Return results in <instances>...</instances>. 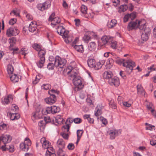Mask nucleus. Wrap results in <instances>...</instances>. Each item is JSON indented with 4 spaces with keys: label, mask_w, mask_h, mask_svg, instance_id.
<instances>
[{
    "label": "nucleus",
    "mask_w": 156,
    "mask_h": 156,
    "mask_svg": "<svg viewBox=\"0 0 156 156\" xmlns=\"http://www.w3.org/2000/svg\"><path fill=\"white\" fill-rule=\"evenodd\" d=\"M16 18L11 19L9 21V23L10 25H13L16 23Z\"/></svg>",
    "instance_id": "nucleus-60"
},
{
    "label": "nucleus",
    "mask_w": 156,
    "mask_h": 156,
    "mask_svg": "<svg viewBox=\"0 0 156 156\" xmlns=\"http://www.w3.org/2000/svg\"><path fill=\"white\" fill-rule=\"evenodd\" d=\"M87 62L89 67L91 68L94 67L95 69H97L95 65V61L94 59L90 58L88 60Z\"/></svg>",
    "instance_id": "nucleus-18"
},
{
    "label": "nucleus",
    "mask_w": 156,
    "mask_h": 156,
    "mask_svg": "<svg viewBox=\"0 0 156 156\" xmlns=\"http://www.w3.org/2000/svg\"><path fill=\"white\" fill-rule=\"evenodd\" d=\"M87 8L84 5H82L81 6V11L83 15H85L87 13Z\"/></svg>",
    "instance_id": "nucleus-36"
},
{
    "label": "nucleus",
    "mask_w": 156,
    "mask_h": 156,
    "mask_svg": "<svg viewBox=\"0 0 156 156\" xmlns=\"http://www.w3.org/2000/svg\"><path fill=\"white\" fill-rule=\"evenodd\" d=\"M64 119L62 117L61 115H57L55 118V120H53L54 122H55L57 124H56V125L58 124H61L63 122Z\"/></svg>",
    "instance_id": "nucleus-19"
},
{
    "label": "nucleus",
    "mask_w": 156,
    "mask_h": 156,
    "mask_svg": "<svg viewBox=\"0 0 156 156\" xmlns=\"http://www.w3.org/2000/svg\"><path fill=\"white\" fill-rule=\"evenodd\" d=\"M73 121L76 124H79L81 122L82 120L80 118H76L73 119Z\"/></svg>",
    "instance_id": "nucleus-55"
},
{
    "label": "nucleus",
    "mask_w": 156,
    "mask_h": 156,
    "mask_svg": "<svg viewBox=\"0 0 156 156\" xmlns=\"http://www.w3.org/2000/svg\"><path fill=\"white\" fill-rule=\"evenodd\" d=\"M105 63V61L104 60H101L100 62H98L97 63V65H98L99 64L100 65L99 66V68H97V69H100L102 66V65L104 64Z\"/></svg>",
    "instance_id": "nucleus-64"
},
{
    "label": "nucleus",
    "mask_w": 156,
    "mask_h": 156,
    "mask_svg": "<svg viewBox=\"0 0 156 156\" xmlns=\"http://www.w3.org/2000/svg\"><path fill=\"white\" fill-rule=\"evenodd\" d=\"M54 62L56 67H59L62 69L65 66L66 60L64 59L61 58L58 56H57L55 57Z\"/></svg>",
    "instance_id": "nucleus-4"
},
{
    "label": "nucleus",
    "mask_w": 156,
    "mask_h": 156,
    "mask_svg": "<svg viewBox=\"0 0 156 156\" xmlns=\"http://www.w3.org/2000/svg\"><path fill=\"white\" fill-rule=\"evenodd\" d=\"M20 53L24 56H26L28 53V48H22L20 50Z\"/></svg>",
    "instance_id": "nucleus-37"
},
{
    "label": "nucleus",
    "mask_w": 156,
    "mask_h": 156,
    "mask_svg": "<svg viewBox=\"0 0 156 156\" xmlns=\"http://www.w3.org/2000/svg\"><path fill=\"white\" fill-rule=\"evenodd\" d=\"M142 25L143 26L139 27V30L141 34V39L144 41H146L148 39V35L151 31L149 28L146 27L145 22L143 23Z\"/></svg>",
    "instance_id": "nucleus-3"
},
{
    "label": "nucleus",
    "mask_w": 156,
    "mask_h": 156,
    "mask_svg": "<svg viewBox=\"0 0 156 156\" xmlns=\"http://www.w3.org/2000/svg\"><path fill=\"white\" fill-rule=\"evenodd\" d=\"M117 23L116 20L113 19L110 21H108L107 24V26L109 28H112L115 27Z\"/></svg>",
    "instance_id": "nucleus-20"
},
{
    "label": "nucleus",
    "mask_w": 156,
    "mask_h": 156,
    "mask_svg": "<svg viewBox=\"0 0 156 156\" xmlns=\"http://www.w3.org/2000/svg\"><path fill=\"white\" fill-rule=\"evenodd\" d=\"M66 70L67 71L68 74L71 73L70 76L72 78L74 85L77 87L79 89L82 88L83 86L80 77L77 76L78 71L73 69L71 66H69L67 67Z\"/></svg>",
    "instance_id": "nucleus-1"
},
{
    "label": "nucleus",
    "mask_w": 156,
    "mask_h": 156,
    "mask_svg": "<svg viewBox=\"0 0 156 156\" xmlns=\"http://www.w3.org/2000/svg\"><path fill=\"white\" fill-rule=\"evenodd\" d=\"M12 14H14V15L16 16H19L20 14L17 9H15L12 11L10 12V14L12 15Z\"/></svg>",
    "instance_id": "nucleus-52"
},
{
    "label": "nucleus",
    "mask_w": 156,
    "mask_h": 156,
    "mask_svg": "<svg viewBox=\"0 0 156 156\" xmlns=\"http://www.w3.org/2000/svg\"><path fill=\"white\" fill-rule=\"evenodd\" d=\"M40 143L44 149L48 148L50 144L49 141L46 140L44 137H43L41 139Z\"/></svg>",
    "instance_id": "nucleus-15"
},
{
    "label": "nucleus",
    "mask_w": 156,
    "mask_h": 156,
    "mask_svg": "<svg viewBox=\"0 0 156 156\" xmlns=\"http://www.w3.org/2000/svg\"><path fill=\"white\" fill-rule=\"evenodd\" d=\"M96 47V44L94 42H91L89 44L88 48L90 51H94Z\"/></svg>",
    "instance_id": "nucleus-25"
},
{
    "label": "nucleus",
    "mask_w": 156,
    "mask_h": 156,
    "mask_svg": "<svg viewBox=\"0 0 156 156\" xmlns=\"http://www.w3.org/2000/svg\"><path fill=\"white\" fill-rule=\"evenodd\" d=\"M128 7L126 5H123L120 6L119 7V11L124 12L127 9Z\"/></svg>",
    "instance_id": "nucleus-45"
},
{
    "label": "nucleus",
    "mask_w": 156,
    "mask_h": 156,
    "mask_svg": "<svg viewBox=\"0 0 156 156\" xmlns=\"http://www.w3.org/2000/svg\"><path fill=\"white\" fill-rule=\"evenodd\" d=\"M113 65V60L112 59H109L106 62V66L107 69H110Z\"/></svg>",
    "instance_id": "nucleus-32"
},
{
    "label": "nucleus",
    "mask_w": 156,
    "mask_h": 156,
    "mask_svg": "<svg viewBox=\"0 0 156 156\" xmlns=\"http://www.w3.org/2000/svg\"><path fill=\"white\" fill-rule=\"evenodd\" d=\"M57 100L56 97L50 96L49 97L45 99V101L49 105H52Z\"/></svg>",
    "instance_id": "nucleus-14"
},
{
    "label": "nucleus",
    "mask_w": 156,
    "mask_h": 156,
    "mask_svg": "<svg viewBox=\"0 0 156 156\" xmlns=\"http://www.w3.org/2000/svg\"><path fill=\"white\" fill-rule=\"evenodd\" d=\"M14 70V68L11 64H9L8 66L7 71L8 73L9 74H12Z\"/></svg>",
    "instance_id": "nucleus-38"
},
{
    "label": "nucleus",
    "mask_w": 156,
    "mask_h": 156,
    "mask_svg": "<svg viewBox=\"0 0 156 156\" xmlns=\"http://www.w3.org/2000/svg\"><path fill=\"white\" fill-rule=\"evenodd\" d=\"M38 53V55L39 58H45L44 55L45 54V50L43 49H40Z\"/></svg>",
    "instance_id": "nucleus-34"
},
{
    "label": "nucleus",
    "mask_w": 156,
    "mask_h": 156,
    "mask_svg": "<svg viewBox=\"0 0 156 156\" xmlns=\"http://www.w3.org/2000/svg\"><path fill=\"white\" fill-rule=\"evenodd\" d=\"M119 0H112V2L113 5L115 6H117L120 3Z\"/></svg>",
    "instance_id": "nucleus-61"
},
{
    "label": "nucleus",
    "mask_w": 156,
    "mask_h": 156,
    "mask_svg": "<svg viewBox=\"0 0 156 156\" xmlns=\"http://www.w3.org/2000/svg\"><path fill=\"white\" fill-rule=\"evenodd\" d=\"M64 148H58V149L57 151V153L58 156H67V155L66 154V152L63 151Z\"/></svg>",
    "instance_id": "nucleus-28"
},
{
    "label": "nucleus",
    "mask_w": 156,
    "mask_h": 156,
    "mask_svg": "<svg viewBox=\"0 0 156 156\" xmlns=\"http://www.w3.org/2000/svg\"><path fill=\"white\" fill-rule=\"evenodd\" d=\"M62 137L65 140H68L69 138V135L68 134L64 133V132H62L60 134Z\"/></svg>",
    "instance_id": "nucleus-51"
},
{
    "label": "nucleus",
    "mask_w": 156,
    "mask_h": 156,
    "mask_svg": "<svg viewBox=\"0 0 156 156\" xmlns=\"http://www.w3.org/2000/svg\"><path fill=\"white\" fill-rule=\"evenodd\" d=\"M9 43L10 46L11 47L13 46L16 44V40L15 37H12L9 39Z\"/></svg>",
    "instance_id": "nucleus-40"
},
{
    "label": "nucleus",
    "mask_w": 156,
    "mask_h": 156,
    "mask_svg": "<svg viewBox=\"0 0 156 156\" xmlns=\"http://www.w3.org/2000/svg\"><path fill=\"white\" fill-rule=\"evenodd\" d=\"M101 111L100 109L98 108H96L95 110V115L98 117L101 114Z\"/></svg>",
    "instance_id": "nucleus-46"
},
{
    "label": "nucleus",
    "mask_w": 156,
    "mask_h": 156,
    "mask_svg": "<svg viewBox=\"0 0 156 156\" xmlns=\"http://www.w3.org/2000/svg\"><path fill=\"white\" fill-rule=\"evenodd\" d=\"M55 153V151H52V152H49V151H46L45 155V156H56V155Z\"/></svg>",
    "instance_id": "nucleus-47"
},
{
    "label": "nucleus",
    "mask_w": 156,
    "mask_h": 156,
    "mask_svg": "<svg viewBox=\"0 0 156 156\" xmlns=\"http://www.w3.org/2000/svg\"><path fill=\"white\" fill-rule=\"evenodd\" d=\"M41 114H40L39 112H35L32 114V117L34 119H40L41 118Z\"/></svg>",
    "instance_id": "nucleus-31"
},
{
    "label": "nucleus",
    "mask_w": 156,
    "mask_h": 156,
    "mask_svg": "<svg viewBox=\"0 0 156 156\" xmlns=\"http://www.w3.org/2000/svg\"><path fill=\"white\" fill-rule=\"evenodd\" d=\"M119 133L120 134L121 133V132L119 130L114 129L110 130L108 132V133L110 136V139L112 140L114 139L118 135Z\"/></svg>",
    "instance_id": "nucleus-11"
},
{
    "label": "nucleus",
    "mask_w": 156,
    "mask_h": 156,
    "mask_svg": "<svg viewBox=\"0 0 156 156\" xmlns=\"http://www.w3.org/2000/svg\"><path fill=\"white\" fill-rule=\"evenodd\" d=\"M125 61V60L123 59H119L116 61V63L119 65H122L126 67V71L129 73L130 74L133 69V68L135 66V62L131 59H129Z\"/></svg>",
    "instance_id": "nucleus-2"
},
{
    "label": "nucleus",
    "mask_w": 156,
    "mask_h": 156,
    "mask_svg": "<svg viewBox=\"0 0 156 156\" xmlns=\"http://www.w3.org/2000/svg\"><path fill=\"white\" fill-rule=\"evenodd\" d=\"M90 37L87 35H85L83 37V39L86 42H88L90 40Z\"/></svg>",
    "instance_id": "nucleus-62"
},
{
    "label": "nucleus",
    "mask_w": 156,
    "mask_h": 156,
    "mask_svg": "<svg viewBox=\"0 0 156 156\" xmlns=\"http://www.w3.org/2000/svg\"><path fill=\"white\" fill-rule=\"evenodd\" d=\"M67 148L69 150H73L75 147L74 144L72 143H69L67 146Z\"/></svg>",
    "instance_id": "nucleus-54"
},
{
    "label": "nucleus",
    "mask_w": 156,
    "mask_h": 156,
    "mask_svg": "<svg viewBox=\"0 0 156 156\" xmlns=\"http://www.w3.org/2000/svg\"><path fill=\"white\" fill-rule=\"evenodd\" d=\"M11 81L13 83H15L18 81L19 78L17 75L13 74L10 77Z\"/></svg>",
    "instance_id": "nucleus-27"
},
{
    "label": "nucleus",
    "mask_w": 156,
    "mask_h": 156,
    "mask_svg": "<svg viewBox=\"0 0 156 156\" xmlns=\"http://www.w3.org/2000/svg\"><path fill=\"white\" fill-rule=\"evenodd\" d=\"M13 98L11 95H9L2 98L1 99V101L3 105L8 104L10 101H12Z\"/></svg>",
    "instance_id": "nucleus-13"
},
{
    "label": "nucleus",
    "mask_w": 156,
    "mask_h": 156,
    "mask_svg": "<svg viewBox=\"0 0 156 156\" xmlns=\"http://www.w3.org/2000/svg\"><path fill=\"white\" fill-rule=\"evenodd\" d=\"M109 105L110 107L113 109H115L116 108V106L115 103L113 99H111L109 101Z\"/></svg>",
    "instance_id": "nucleus-39"
},
{
    "label": "nucleus",
    "mask_w": 156,
    "mask_h": 156,
    "mask_svg": "<svg viewBox=\"0 0 156 156\" xmlns=\"http://www.w3.org/2000/svg\"><path fill=\"white\" fill-rule=\"evenodd\" d=\"M137 94L140 96H144L145 95V92L143 88V87L140 84H138L137 86Z\"/></svg>",
    "instance_id": "nucleus-16"
},
{
    "label": "nucleus",
    "mask_w": 156,
    "mask_h": 156,
    "mask_svg": "<svg viewBox=\"0 0 156 156\" xmlns=\"http://www.w3.org/2000/svg\"><path fill=\"white\" fill-rule=\"evenodd\" d=\"M37 29V25L35 21L31 22L29 26V30L31 32H33Z\"/></svg>",
    "instance_id": "nucleus-17"
},
{
    "label": "nucleus",
    "mask_w": 156,
    "mask_h": 156,
    "mask_svg": "<svg viewBox=\"0 0 156 156\" xmlns=\"http://www.w3.org/2000/svg\"><path fill=\"white\" fill-rule=\"evenodd\" d=\"M51 109L52 110V114H54L58 112L60 110V108L59 107H57L54 105L51 106Z\"/></svg>",
    "instance_id": "nucleus-35"
},
{
    "label": "nucleus",
    "mask_w": 156,
    "mask_h": 156,
    "mask_svg": "<svg viewBox=\"0 0 156 156\" xmlns=\"http://www.w3.org/2000/svg\"><path fill=\"white\" fill-rule=\"evenodd\" d=\"M102 42L103 44L105 45L107 44L109 41V38L108 37L106 36H105L102 37L101 39Z\"/></svg>",
    "instance_id": "nucleus-33"
},
{
    "label": "nucleus",
    "mask_w": 156,
    "mask_h": 156,
    "mask_svg": "<svg viewBox=\"0 0 156 156\" xmlns=\"http://www.w3.org/2000/svg\"><path fill=\"white\" fill-rule=\"evenodd\" d=\"M111 47L113 49H115L116 48L117 44L116 42L114 40H112L110 43Z\"/></svg>",
    "instance_id": "nucleus-48"
},
{
    "label": "nucleus",
    "mask_w": 156,
    "mask_h": 156,
    "mask_svg": "<svg viewBox=\"0 0 156 156\" xmlns=\"http://www.w3.org/2000/svg\"><path fill=\"white\" fill-rule=\"evenodd\" d=\"M9 115L10 119L12 120L18 119L20 117V114L18 113H10Z\"/></svg>",
    "instance_id": "nucleus-22"
},
{
    "label": "nucleus",
    "mask_w": 156,
    "mask_h": 156,
    "mask_svg": "<svg viewBox=\"0 0 156 156\" xmlns=\"http://www.w3.org/2000/svg\"><path fill=\"white\" fill-rule=\"evenodd\" d=\"M129 17L132 20H133L135 19L136 16V12H132L131 14H129Z\"/></svg>",
    "instance_id": "nucleus-53"
},
{
    "label": "nucleus",
    "mask_w": 156,
    "mask_h": 156,
    "mask_svg": "<svg viewBox=\"0 0 156 156\" xmlns=\"http://www.w3.org/2000/svg\"><path fill=\"white\" fill-rule=\"evenodd\" d=\"M33 48L36 51H39L40 49V45L36 43H34L32 45Z\"/></svg>",
    "instance_id": "nucleus-49"
},
{
    "label": "nucleus",
    "mask_w": 156,
    "mask_h": 156,
    "mask_svg": "<svg viewBox=\"0 0 156 156\" xmlns=\"http://www.w3.org/2000/svg\"><path fill=\"white\" fill-rule=\"evenodd\" d=\"M19 33V30L16 28L10 27L6 31V35L9 37L12 36H16Z\"/></svg>",
    "instance_id": "nucleus-7"
},
{
    "label": "nucleus",
    "mask_w": 156,
    "mask_h": 156,
    "mask_svg": "<svg viewBox=\"0 0 156 156\" xmlns=\"http://www.w3.org/2000/svg\"><path fill=\"white\" fill-rule=\"evenodd\" d=\"M142 21H138L130 22L128 24V29L130 30L133 29H136L137 27L139 28L140 27L143 26L142 24L143 23H142Z\"/></svg>",
    "instance_id": "nucleus-6"
},
{
    "label": "nucleus",
    "mask_w": 156,
    "mask_h": 156,
    "mask_svg": "<svg viewBox=\"0 0 156 156\" xmlns=\"http://www.w3.org/2000/svg\"><path fill=\"white\" fill-rule=\"evenodd\" d=\"M146 129L149 130H150L155 129V126H152L151 125L149 124L148 126L146 127Z\"/></svg>",
    "instance_id": "nucleus-58"
},
{
    "label": "nucleus",
    "mask_w": 156,
    "mask_h": 156,
    "mask_svg": "<svg viewBox=\"0 0 156 156\" xmlns=\"http://www.w3.org/2000/svg\"><path fill=\"white\" fill-rule=\"evenodd\" d=\"M43 85L42 87V88L44 89V90L48 89L50 87V85L48 84H44Z\"/></svg>",
    "instance_id": "nucleus-59"
},
{
    "label": "nucleus",
    "mask_w": 156,
    "mask_h": 156,
    "mask_svg": "<svg viewBox=\"0 0 156 156\" xmlns=\"http://www.w3.org/2000/svg\"><path fill=\"white\" fill-rule=\"evenodd\" d=\"M57 32L59 34L62 36L63 38L68 37H69L68 35L69 32L66 31L65 28L62 26H60L58 27V29Z\"/></svg>",
    "instance_id": "nucleus-9"
},
{
    "label": "nucleus",
    "mask_w": 156,
    "mask_h": 156,
    "mask_svg": "<svg viewBox=\"0 0 156 156\" xmlns=\"http://www.w3.org/2000/svg\"><path fill=\"white\" fill-rule=\"evenodd\" d=\"M113 75L111 71H105L104 73L103 77L106 79H109L112 77Z\"/></svg>",
    "instance_id": "nucleus-23"
},
{
    "label": "nucleus",
    "mask_w": 156,
    "mask_h": 156,
    "mask_svg": "<svg viewBox=\"0 0 156 156\" xmlns=\"http://www.w3.org/2000/svg\"><path fill=\"white\" fill-rule=\"evenodd\" d=\"M70 126L68 123H66V125L64 126L62 128V130L64 132H68L69 131Z\"/></svg>",
    "instance_id": "nucleus-42"
},
{
    "label": "nucleus",
    "mask_w": 156,
    "mask_h": 156,
    "mask_svg": "<svg viewBox=\"0 0 156 156\" xmlns=\"http://www.w3.org/2000/svg\"><path fill=\"white\" fill-rule=\"evenodd\" d=\"M0 141L2 140L3 143L5 144L10 142L11 140V136L9 135H5L2 136L0 138Z\"/></svg>",
    "instance_id": "nucleus-12"
},
{
    "label": "nucleus",
    "mask_w": 156,
    "mask_h": 156,
    "mask_svg": "<svg viewBox=\"0 0 156 156\" xmlns=\"http://www.w3.org/2000/svg\"><path fill=\"white\" fill-rule=\"evenodd\" d=\"M51 108V107H48L46 108L45 111L47 114H50L51 113L52 114V110Z\"/></svg>",
    "instance_id": "nucleus-57"
},
{
    "label": "nucleus",
    "mask_w": 156,
    "mask_h": 156,
    "mask_svg": "<svg viewBox=\"0 0 156 156\" xmlns=\"http://www.w3.org/2000/svg\"><path fill=\"white\" fill-rule=\"evenodd\" d=\"M39 61L37 63V64L39 67L41 68L44 66L45 62V58H39Z\"/></svg>",
    "instance_id": "nucleus-30"
},
{
    "label": "nucleus",
    "mask_w": 156,
    "mask_h": 156,
    "mask_svg": "<svg viewBox=\"0 0 156 156\" xmlns=\"http://www.w3.org/2000/svg\"><path fill=\"white\" fill-rule=\"evenodd\" d=\"M83 133V131L82 130H77L76 132L77 138L80 139Z\"/></svg>",
    "instance_id": "nucleus-50"
},
{
    "label": "nucleus",
    "mask_w": 156,
    "mask_h": 156,
    "mask_svg": "<svg viewBox=\"0 0 156 156\" xmlns=\"http://www.w3.org/2000/svg\"><path fill=\"white\" fill-rule=\"evenodd\" d=\"M51 5L49 2H46L43 3L38 4L37 7L38 9L41 11L47 9L50 7Z\"/></svg>",
    "instance_id": "nucleus-8"
},
{
    "label": "nucleus",
    "mask_w": 156,
    "mask_h": 156,
    "mask_svg": "<svg viewBox=\"0 0 156 156\" xmlns=\"http://www.w3.org/2000/svg\"><path fill=\"white\" fill-rule=\"evenodd\" d=\"M48 94L50 95V96H53L54 97H56L55 94H57L58 95V92L55 90L52 89L48 91Z\"/></svg>",
    "instance_id": "nucleus-44"
},
{
    "label": "nucleus",
    "mask_w": 156,
    "mask_h": 156,
    "mask_svg": "<svg viewBox=\"0 0 156 156\" xmlns=\"http://www.w3.org/2000/svg\"><path fill=\"white\" fill-rule=\"evenodd\" d=\"M23 14L29 20H32L33 19V17L32 15L28 13L27 12L24 11L23 12Z\"/></svg>",
    "instance_id": "nucleus-43"
},
{
    "label": "nucleus",
    "mask_w": 156,
    "mask_h": 156,
    "mask_svg": "<svg viewBox=\"0 0 156 156\" xmlns=\"http://www.w3.org/2000/svg\"><path fill=\"white\" fill-rule=\"evenodd\" d=\"M51 61V62L49 63L47 66V68L49 70L54 69L55 66V62L54 63H52Z\"/></svg>",
    "instance_id": "nucleus-41"
},
{
    "label": "nucleus",
    "mask_w": 156,
    "mask_h": 156,
    "mask_svg": "<svg viewBox=\"0 0 156 156\" xmlns=\"http://www.w3.org/2000/svg\"><path fill=\"white\" fill-rule=\"evenodd\" d=\"M55 13H52L49 16L48 21L51 22V24L52 27H54L55 26L61 22L60 18L58 17H54Z\"/></svg>",
    "instance_id": "nucleus-5"
},
{
    "label": "nucleus",
    "mask_w": 156,
    "mask_h": 156,
    "mask_svg": "<svg viewBox=\"0 0 156 156\" xmlns=\"http://www.w3.org/2000/svg\"><path fill=\"white\" fill-rule=\"evenodd\" d=\"M100 120L102 123L105 125H106L107 123V121L106 119L103 117H100Z\"/></svg>",
    "instance_id": "nucleus-63"
},
{
    "label": "nucleus",
    "mask_w": 156,
    "mask_h": 156,
    "mask_svg": "<svg viewBox=\"0 0 156 156\" xmlns=\"http://www.w3.org/2000/svg\"><path fill=\"white\" fill-rule=\"evenodd\" d=\"M48 121H47L46 119H44V120H41L40 121V122L38 123V125L40 127V128L42 129L44 128L45 124L48 122L50 121V119H48Z\"/></svg>",
    "instance_id": "nucleus-26"
},
{
    "label": "nucleus",
    "mask_w": 156,
    "mask_h": 156,
    "mask_svg": "<svg viewBox=\"0 0 156 156\" xmlns=\"http://www.w3.org/2000/svg\"><path fill=\"white\" fill-rule=\"evenodd\" d=\"M74 48L77 51L83 53L84 51L82 45H74L73 46Z\"/></svg>",
    "instance_id": "nucleus-24"
},
{
    "label": "nucleus",
    "mask_w": 156,
    "mask_h": 156,
    "mask_svg": "<svg viewBox=\"0 0 156 156\" xmlns=\"http://www.w3.org/2000/svg\"><path fill=\"white\" fill-rule=\"evenodd\" d=\"M20 148L23 151H26L29 149V146L24 143H22L20 144Z\"/></svg>",
    "instance_id": "nucleus-29"
},
{
    "label": "nucleus",
    "mask_w": 156,
    "mask_h": 156,
    "mask_svg": "<svg viewBox=\"0 0 156 156\" xmlns=\"http://www.w3.org/2000/svg\"><path fill=\"white\" fill-rule=\"evenodd\" d=\"M57 145L58 148H64L65 147V142L62 139H60L57 142Z\"/></svg>",
    "instance_id": "nucleus-21"
},
{
    "label": "nucleus",
    "mask_w": 156,
    "mask_h": 156,
    "mask_svg": "<svg viewBox=\"0 0 156 156\" xmlns=\"http://www.w3.org/2000/svg\"><path fill=\"white\" fill-rule=\"evenodd\" d=\"M24 143H25V144H26L27 145H28V146H30L31 144L30 140L29 138H25Z\"/></svg>",
    "instance_id": "nucleus-56"
},
{
    "label": "nucleus",
    "mask_w": 156,
    "mask_h": 156,
    "mask_svg": "<svg viewBox=\"0 0 156 156\" xmlns=\"http://www.w3.org/2000/svg\"><path fill=\"white\" fill-rule=\"evenodd\" d=\"M108 83L111 85H114L115 86H118L119 84V80L118 78L115 76L112 77L108 80Z\"/></svg>",
    "instance_id": "nucleus-10"
}]
</instances>
